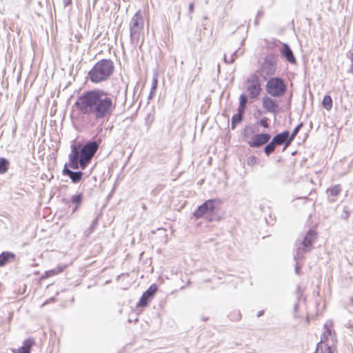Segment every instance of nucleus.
Wrapping results in <instances>:
<instances>
[{
  "instance_id": "obj_7",
  "label": "nucleus",
  "mask_w": 353,
  "mask_h": 353,
  "mask_svg": "<svg viewBox=\"0 0 353 353\" xmlns=\"http://www.w3.org/2000/svg\"><path fill=\"white\" fill-rule=\"evenodd\" d=\"M215 199H210L199 205L193 215L196 219H200L205 215H208L213 212L215 208Z\"/></svg>"
},
{
  "instance_id": "obj_14",
  "label": "nucleus",
  "mask_w": 353,
  "mask_h": 353,
  "mask_svg": "<svg viewBox=\"0 0 353 353\" xmlns=\"http://www.w3.org/2000/svg\"><path fill=\"white\" fill-rule=\"evenodd\" d=\"M288 140H290L289 131L285 130L282 133L276 134L272 141L274 142V143H275L276 145H281L284 143L285 148L290 145V143H288Z\"/></svg>"
},
{
  "instance_id": "obj_26",
  "label": "nucleus",
  "mask_w": 353,
  "mask_h": 353,
  "mask_svg": "<svg viewBox=\"0 0 353 353\" xmlns=\"http://www.w3.org/2000/svg\"><path fill=\"white\" fill-rule=\"evenodd\" d=\"M327 191H330V196L334 197V196H336L337 195H339V194L341 192V188L340 185H335L332 188L327 190Z\"/></svg>"
},
{
  "instance_id": "obj_36",
  "label": "nucleus",
  "mask_w": 353,
  "mask_h": 353,
  "mask_svg": "<svg viewBox=\"0 0 353 353\" xmlns=\"http://www.w3.org/2000/svg\"><path fill=\"white\" fill-rule=\"evenodd\" d=\"M94 228V223H93L90 228V233H91Z\"/></svg>"
},
{
  "instance_id": "obj_33",
  "label": "nucleus",
  "mask_w": 353,
  "mask_h": 353,
  "mask_svg": "<svg viewBox=\"0 0 353 353\" xmlns=\"http://www.w3.org/2000/svg\"><path fill=\"white\" fill-rule=\"evenodd\" d=\"M194 8V3H190L189 4V7H188L189 12H191V13L193 12Z\"/></svg>"
},
{
  "instance_id": "obj_32",
  "label": "nucleus",
  "mask_w": 353,
  "mask_h": 353,
  "mask_svg": "<svg viewBox=\"0 0 353 353\" xmlns=\"http://www.w3.org/2000/svg\"><path fill=\"white\" fill-rule=\"evenodd\" d=\"M245 106L239 105L237 114H240V115L243 116L245 111Z\"/></svg>"
},
{
  "instance_id": "obj_19",
  "label": "nucleus",
  "mask_w": 353,
  "mask_h": 353,
  "mask_svg": "<svg viewBox=\"0 0 353 353\" xmlns=\"http://www.w3.org/2000/svg\"><path fill=\"white\" fill-rule=\"evenodd\" d=\"M15 255L12 252H3L0 254V267L4 266L10 259H14Z\"/></svg>"
},
{
  "instance_id": "obj_12",
  "label": "nucleus",
  "mask_w": 353,
  "mask_h": 353,
  "mask_svg": "<svg viewBox=\"0 0 353 353\" xmlns=\"http://www.w3.org/2000/svg\"><path fill=\"white\" fill-rule=\"evenodd\" d=\"M157 291V286L154 284L150 285L149 288L143 294L138 303L139 306L145 307L148 304V301L153 298L156 292Z\"/></svg>"
},
{
  "instance_id": "obj_1",
  "label": "nucleus",
  "mask_w": 353,
  "mask_h": 353,
  "mask_svg": "<svg viewBox=\"0 0 353 353\" xmlns=\"http://www.w3.org/2000/svg\"><path fill=\"white\" fill-rule=\"evenodd\" d=\"M117 100L109 92L103 90L94 89L83 92L74 103L77 109L86 115L91 123L108 119L116 108Z\"/></svg>"
},
{
  "instance_id": "obj_28",
  "label": "nucleus",
  "mask_w": 353,
  "mask_h": 353,
  "mask_svg": "<svg viewBox=\"0 0 353 353\" xmlns=\"http://www.w3.org/2000/svg\"><path fill=\"white\" fill-rule=\"evenodd\" d=\"M236 52H237L236 51L234 52L232 54L231 57H230V59L229 60H228V59L226 58V57L225 56V57H224V61H225V62L226 63H232L234 61V60H235V59H236Z\"/></svg>"
},
{
  "instance_id": "obj_27",
  "label": "nucleus",
  "mask_w": 353,
  "mask_h": 353,
  "mask_svg": "<svg viewBox=\"0 0 353 353\" xmlns=\"http://www.w3.org/2000/svg\"><path fill=\"white\" fill-rule=\"evenodd\" d=\"M302 126H303V124L301 123L299 124L294 129V130H293L292 133L291 134V135L290 136L289 135L290 140H288V143H292V141L294 140V137L298 134V132H299V130L302 128Z\"/></svg>"
},
{
  "instance_id": "obj_22",
  "label": "nucleus",
  "mask_w": 353,
  "mask_h": 353,
  "mask_svg": "<svg viewBox=\"0 0 353 353\" xmlns=\"http://www.w3.org/2000/svg\"><path fill=\"white\" fill-rule=\"evenodd\" d=\"M81 201H82V194H74L72 196L71 198V202L72 203H74L76 204V206L75 208H74L73 210V212H74L75 210H77V208L79 207V205L81 204Z\"/></svg>"
},
{
  "instance_id": "obj_29",
  "label": "nucleus",
  "mask_w": 353,
  "mask_h": 353,
  "mask_svg": "<svg viewBox=\"0 0 353 353\" xmlns=\"http://www.w3.org/2000/svg\"><path fill=\"white\" fill-rule=\"evenodd\" d=\"M257 161H258V159L256 157L251 156V157H248V164L250 166H252V165L256 164Z\"/></svg>"
},
{
  "instance_id": "obj_39",
  "label": "nucleus",
  "mask_w": 353,
  "mask_h": 353,
  "mask_svg": "<svg viewBox=\"0 0 353 353\" xmlns=\"http://www.w3.org/2000/svg\"><path fill=\"white\" fill-rule=\"evenodd\" d=\"M50 302V301H47L46 302H45L44 303H43L42 306L45 305L46 304Z\"/></svg>"
},
{
  "instance_id": "obj_16",
  "label": "nucleus",
  "mask_w": 353,
  "mask_h": 353,
  "mask_svg": "<svg viewBox=\"0 0 353 353\" xmlns=\"http://www.w3.org/2000/svg\"><path fill=\"white\" fill-rule=\"evenodd\" d=\"M280 52L290 63H294L296 62V59L294 56L293 52L287 43L283 44L280 49Z\"/></svg>"
},
{
  "instance_id": "obj_31",
  "label": "nucleus",
  "mask_w": 353,
  "mask_h": 353,
  "mask_svg": "<svg viewBox=\"0 0 353 353\" xmlns=\"http://www.w3.org/2000/svg\"><path fill=\"white\" fill-rule=\"evenodd\" d=\"M260 125L263 126L265 128H268L269 127V125L267 121V119H262L260 121Z\"/></svg>"
},
{
  "instance_id": "obj_8",
  "label": "nucleus",
  "mask_w": 353,
  "mask_h": 353,
  "mask_svg": "<svg viewBox=\"0 0 353 353\" xmlns=\"http://www.w3.org/2000/svg\"><path fill=\"white\" fill-rule=\"evenodd\" d=\"M333 322L330 320L324 324V332L321 335V341L318 343V350L323 348L325 343H331V337H334V332L332 331Z\"/></svg>"
},
{
  "instance_id": "obj_15",
  "label": "nucleus",
  "mask_w": 353,
  "mask_h": 353,
  "mask_svg": "<svg viewBox=\"0 0 353 353\" xmlns=\"http://www.w3.org/2000/svg\"><path fill=\"white\" fill-rule=\"evenodd\" d=\"M68 164H65L64 168L63 170V174L64 175L68 176L71 181L73 183H78L82 179L83 172L81 171L79 172H73L68 168Z\"/></svg>"
},
{
  "instance_id": "obj_13",
  "label": "nucleus",
  "mask_w": 353,
  "mask_h": 353,
  "mask_svg": "<svg viewBox=\"0 0 353 353\" xmlns=\"http://www.w3.org/2000/svg\"><path fill=\"white\" fill-rule=\"evenodd\" d=\"M263 107L268 112L276 114L279 111V107L276 101L270 97H264L262 101Z\"/></svg>"
},
{
  "instance_id": "obj_17",
  "label": "nucleus",
  "mask_w": 353,
  "mask_h": 353,
  "mask_svg": "<svg viewBox=\"0 0 353 353\" xmlns=\"http://www.w3.org/2000/svg\"><path fill=\"white\" fill-rule=\"evenodd\" d=\"M335 338L331 337V343H325L323 345V348L321 350H318L317 345L315 353H332L335 345Z\"/></svg>"
},
{
  "instance_id": "obj_20",
  "label": "nucleus",
  "mask_w": 353,
  "mask_h": 353,
  "mask_svg": "<svg viewBox=\"0 0 353 353\" xmlns=\"http://www.w3.org/2000/svg\"><path fill=\"white\" fill-rule=\"evenodd\" d=\"M66 265H58L55 268L48 270L46 272V276L50 277L54 275H56L61 272L65 268Z\"/></svg>"
},
{
  "instance_id": "obj_21",
  "label": "nucleus",
  "mask_w": 353,
  "mask_h": 353,
  "mask_svg": "<svg viewBox=\"0 0 353 353\" xmlns=\"http://www.w3.org/2000/svg\"><path fill=\"white\" fill-rule=\"evenodd\" d=\"M322 105L327 110H330L332 108V99L330 95L324 96L322 101Z\"/></svg>"
},
{
  "instance_id": "obj_18",
  "label": "nucleus",
  "mask_w": 353,
  "mask_h": 353,
  "mask_svg": "<svg viewBox=\"0 0 353 353\" xmlns=\"http://www.w3.org/2000/svg\"><path fill=\"white\" fill-rule=\"evenodd\" d=\"M34 341L32 339H26L22 347L16 350H13L14 353H30V350L34 345Z\"/></svg>"
},
{
  "instance_id": "obj_11",
  "label": "nucleus",
  "mask_w": 353,
  "mask_h": 353,
  "mask_svg": "<svg viewBox=\"0 0 353 353\" xmlns=\"http://www.w3.org/2000/svg\"><path fill=\"white\" fill-rule=\"evenodd\" d=\"M271 137L268 134L261 133L254 134L252 137V140L248 142L250 147L259 148L265 143H267Z\"/></svg>"
},
{
  "instance_id": "obj_10",
  "label": "nucleus",
  "mask_w": 353,
  "mask_h": 353,
  "mask_svg": "<svg viewBox=\"0 0 353 353\" xmlns=\"http://www.w3.org/2000/svg\"><path fill=\"white\" fill-rule=\"evenodd\" d=\"M247 90L250 98L255 99L259 95L261 85L256 77L254 76L252 79L248 81Z\"/></svg>"
},
{
  "instance_id": "obj_35",
  "label": "nucleus",
  "mask_w": 353,
  "mask_h": 353,
  "mask_svg": "<svg viewBox=\"0 0 353 353\" xmlns=\"http://www.w3.org/2000/svg\"><path fill=\"white\" fill-rule=\"evenodd\" d=\"M298 307H299V304H298V303H295V304H294V312H297V310H298Z\"/></svg>"
},
{
  "instance_id": "obj_38",
  "label": "nucleus",
  "mask_w": 353,
  "mask_h": 353,
  "mask_svg": "<svg viewBox=\"0 0 353 353\" xmlns=\"http://www.w3.org/2000/svg\"><path fill=\"white\" fill-rule=\"evenodd\" d=\"M330 201L334 202L335 199L334 198H329Z\"/></svg>"
},
{
  "instance_id": "obj_4",
  "label": "nucleus",
  "mask_w": 353,
  "mask_h": 353,
  "mask_svg": "<svg viewBox=\"0 0 353 353\" xmlns=\"http://www.w3.org/2000/svg\"><path fill=\"white\" fill-rule=\"evenodd\" d=\"M316 239V233L314 230H310L304 238L301 240H297L296 241V253L294 255V259L296 261V273L299 274V267L298 264V260H301L303 258V254L305 252H310L312 248V244Z\"/></svg>"
},
{
  "instance_id": "obj_23",
  "label": "nucleus",
  "mask_w": 353,
  "mask_h": 353,
  "mask_svg": "<svg viewBox=\"0 0 353 353\" xmlns=\"http://www.w3.org/2000/svg\"><path fill=\"white\" fill-rule=\"evenodd\" d=\"M9 162L4 158H0V174H3L8 169Z\"/></svg>"
},
{
  "instance_id": "obj_5",
  "label": "nucleus",
  "mask_w": 353,
  "mask_h": 353,
  "mask_svg": "<svg viewBox=\"0 0 353 353\" xmlns=\"http://www.w3.org/2000/svg\"><path fill=\"white\" fill-rule=\"evenodd\" d=\"M144 20L141 10H138L130 21L129 28L130 39L132 43L137 44L143 32Z\"/></svg>"
},
{
  "instance_id": "obj_3",
  "label": "nucleus",
  "mask_w": 353,
  "mask_h": 353,
  "mask_svg": "<svg viewBox=\"0 0 353 353\" xmlns=\"http://www.w3.org/2000/svg\"><path fill=\"white\" fill-rule=\"evenodd\" d=\"M114 69V63L111 60L102 59L95 63L88 72V76L92 82L98 83L109 79L112 74Z\"/></svg>"
},
{
  "instance_id": "obj_2",
  "label": "nucleus",
  "mask_w": 353,
  "mask_h": 353,
  "mask_svg": "<svg viewBox=\"0 0 353 353\" xmlns=\"http://www.w3.org/2000/svg\"><path fill=\"white\" fill-rule=\"evenodd\" d=\"M99 147V143L96 141L86 143L81 150L75 145H72L71 152L68 157V166L73 170H77L79 167L83 170L85 169L91 161Z\"/></svg>"
},
{
  "instance_id": "obj_25",
  "label": "nucleus",
  "mask_w": 353,
  "mask_h": 353,
  "mask_svg": "<svg viewBox=\"0 0 353 353\" xmlns=\"http://www.w3.org/2000/svg\"><path fill=\"white\" fill-rule=\"evenodd\" d=\"M275 143L272 141L270 143H268L266 146L264 148L265 153L269 156L274 150L276 148Z\"/></svg>"
},
{
  "instance_id": "obj_24",
  "label": "nucleus",
  "mask_w": 353,
  "mask_h": 353,
  "mask_svg": "<svg viewBox=\"0 0 353 353\" xmlns=\"http://www.w3.org/2000/svg\"><path fill=\"white\" fill-rule=\"evenodd\" d=\"M243 116L240 115V114H235L232 117L231 121V128L232 130L235 129L236 124L240 123L242 121Z\"/></svg>"
},
{
  "instance_id": "obj_9",
  "label": "nucleus",
  "mask_w": 353,
  "mask_h": 353,
  "mask_svg": "<svg viewBox=\"0 0 353 353\" xmlns=\"http://www.w3.org/2000/svg\"><path fill=\"white\" fill-rule=\"evenodd\" d=\"M276 68V61L272 57H267L263 65L261 67V74L265 76H270L274 74Z\"/></svg>"
},
{
  "instance_id": "obj_30",
  "label": "nucleus",
  "mask_w": 353,
  "mask_h": 353,
  "mask_svg": "<svg viewBox=\"0 0 353 353\" xmlns=\"http://www.w3.org/2000/svg\"><path fill=\"white\" fill-rule=\"evenodd\" d=\"M247 101V97L245 94H241L239 98V105L245 106Z\"/></svg>"
},
{
  "instance_id": "obj_6",
  "label": "nucleus",
  "mask_w": 353,
  "mask_h": 353,
  "mask_svg": "<svg viewBox=\"0 0 353 353\" xmlns=\"http://www.w3.org/2000/svg\"><path fill=\"white\" fill-rule=\"evenodd\" d=\"M266 90L268 94L274 97L283 95L286 87L283 81L278 77L271 78L267 83Z\"/></svg>"
},
{
  "instance_id": "obj_34",
  "label": "nucleus",
  "mask_w": 353,
  "mask_h": 353,
  "mask_svg": "<svg viewBox=\"0 0 353 353\" xmlns=\"http://www.w3.org/2000/svg\"><path fill=\"white\" fill-rule=\"evenodd\" d=\"M72 3V0H63V3L65 6L70 5Z\"/></svg>"
},
{
  "instance_id": "obj_37",
  "label": "nucleus",
  "mask_w": 353,
  "mask_h": 353,
  "mask_svg": "<svg viewBox=\"0 0 353 353\" xmlns=\"http://www.w3.org/2000/svg\"><path fill=\"white\" fill-rule=\"evenodd\" d=\"M262 314H263V311H260V312H259V313H258V315H257V316H261V315H262Z\"/></svg>"
}]
</instances>
